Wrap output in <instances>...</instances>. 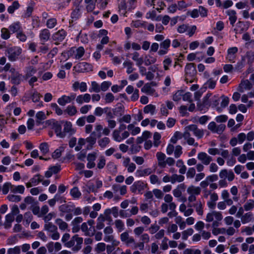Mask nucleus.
I'll list each match as a JSON object with an SVG mask.
<instances>
[{
  "label": "nucleus",
  "instance_id": "obj_42",
  "mask_svg": "<svg viewBox=\"0 0 254 254\" xmlns=\"http://www.w3.org/2000/svg\"><path fill=\"white\" fill-rule=\"evenodd\" d=\"M44 230L48 232H54L58 230L57 227L52 222L46 223L44 225Z\"/></svg>",
  "mask_w": 254,
  "mask_h": 254
},
{
  "label": "nucleus",
  "instance_id": "obj_3",
  "mask_svg": "<svg viewBox=\"0 0 254 254\" xmlns=\"http://www.w3.org/2000/svg\"><path fill=\"white\" fill-rule=\"evenodd\" d=\"M22 49L17 46L11 47L7 48L6 53L9 61L15 62L17 61L22 53Z\"/></svg>",
  "mask_w": 254,
  "mask_h": 254
},
{
  "label": "nucleus",
  "instance_id": "obj_9",
  "mask_svg": "<svg viewBox=\"0 0 254 254\" xmlns=\"http://www.w3.org/2000/svg\"><path fill=\"white\" fill-rule=\"evenodd\" d=\"M246 139V134L244 132L240 133L237 137H232L229 142L232 146H235L238 143L241 144Z\"/></svg>",
  "mask_w": 254,
  "mask_h": 254
},
{
  "label": "nucleus",
  "instance_id": "obj_55",
  "mask_svg": "<svg viewBox=\"0 0 254 254\" xmlns=\"http://www.w3.org/2000/svg\"><path fill=\"white\" fill-rule=\"evenodd\" d=\"M161 137V134L158 132H155L153 135V145L155 147H158L160 143V139Z\"/></svg>",
  "mask_w": 254,
  "mask_h": 254
},
{
  "label": "nucleus",
  "instance_id": "obj_38",
  "mask_svg": "<svg viewBox=\"0 0 254 254\" xmlns=\"http://www.w3.org/2000/svg\"><path fill=\"white\" fill-rule=\"evenodd\" d=\"M141 92L149 95H153L155 90L152 88L150 84L148 83H146L141 89Z\"/></svg>",
  "mask_w": 254,
  "mask_h": 254
},
{
  "label": "nucleus",
  "instance_id": "obj_39",
  "mask_svg": "<svg viewBox=\"0 0 254 254\" xmlns=\"http://www.w3.org/2000/svg\"><path fill=\"white\" fill-rule=\"evenodd\" d=\"M171 183L174 184L177 182L181 183L183 182L185 180V177L182 175L174 174L171 176Z\"/></svg>",
  "mask_w": 254,
  "mask_h": 254
},
{
  "label": "nucleus",
  "instance_id": "obj_53",
  "mask_svg": "<svg viewBox=\"0 0 254 254\" xmlns=\"http://www.w3.org/2000/svg\"><path fill=\"white\" fill-rule=\"evenodd\" d=\"M89 91L92 92V91L99 93L101 91L100 86L96 81L91 82V88L89 89Z\"/></svg>",
  "mask_w": 254,
  "mask_h": 254
},
{
  "label": "nucleus",
  "instance_id": "obj_29",
  "mask_svg": "<svg viewBox=\"0 0 254 254\" xmlns=\"http://www.w3.org/2000/svg\"><path fill=\"white\" fill-rule=\"evenodd\" d=\"M56 224L59 226V229L65 231L68 229V224L61 218H57L55 220Z\"/></svg>",
  "mask_w": 254,
  "mask_h": 254
},
{
  "label": "nucleus",
  "instance_id": "obj_58",
  "mask_svg": "<svg viewBox=\"0 0 254 254\" xmlns=\"http://www.w3.org/2000/svg\"><path fill=\"white\" fill-rule=\"evenodd\" d=\"M121 131L117 129L114 130L112 133L113 138L116 142H120L122 141Z\"/></svg>",
  "mask_w": 254,
  "mask_h": 254
},
{
  "label": "nucleus",
  "instance_id": "obj_56",
  "mask_svg": "<svg viewBox=\"0 0 254 254\" xmlns=\"http://www.w3.org/2000/svg\"><path fill=\"white\" fill-rule=\"evenodd\" d=\"M21 252V248L20 246H17L13 248L8 249L7 254H20Z\"/></svg>",
  "mask_w": 254,
  "mask_h": 254
},
{
  "label": "nucleus",
  "instance_id": "obj_46",
  "mask_svg": "<svg viewBox=\"0 0 254 254\" xmlns=\"http://www.w3.org/2000/svg\"><path fill=\"white\" fill-rule=\"evenodd\" d=\"M20 4L18 1H14L12 2V4L9 6L7 8V11L10 14L14 13V11L19 8Z\"/></svg>",
  "mask_w": 254,
  "mask_h": 254
},
{
  "label": "nucleus",
  "instance_id": "obj_30",
  "mask_svg": "<svg viewBox=\"0 0 254 254\" xmlns=\"http://www.w3.org/2000/svg\"><path fill=\"white\" fill-rule=\"evenodd\" d=\"M64 131L65 135L66 133L69 134H72L75 132V130L72 128V126L70 122L66 121L64 126Z\"/></svg>",
  "mask_w": 254,
  "mask_h": 254
},
{
  "label": "nucleus",
  "instance_id": "obj_12",
  "mask_svg": "<svg viewBox=\"0 0 254 254\" xmlns=\"http://www.w3.org/2000/svg\"><path fill=\"white\" fill-rule=\"evenodd\" d=\"M78 72H88L92 70V65L86 62H81L74 66Z\"/></svg>",
  "mask_w": 254,
  "mask_h": 254
},
{
  "label": "nucleus",
  "instance_id": "obj_51",
  "mask_svg": "<svg viewBox=\"0 0 254 254\" xmlns=\"http://www.w3.org/2000/svg\"><path fill=\"white\" fill-rule=\"evenodd\" d=\"M43 180V177L37 174L33 176V178L30 179V181L32 183L33 185L36 186L39 183L42 182Z\"/></svg>",
  "mask_w": 254,
  "mask_h": 254
},
{
  "label": "nucleus",
  "instance_id": "obj_6",
  "mask_svg": "<svg viewBox=\"0 0 254 254\" xmlns=\"http://www.w3.org/2000/svg\"><path fill=\"white\" fill-rule=\"evenodd\" d=\"M66 35V32L62 29L53 34L52 39L55 42L56 45H59L65 39Z\"/></svg>",
  "mask_w": 254,
  "mask_h": 254
},
{
  "label": "nucleus",
  "instance_id": "obj_2",
  "mask_svg": "<svg viewBox=\"0 0 254 254\" xmlns=\"http://www.w3.org/2000/svg\"><path fill=\"white\" fill-rule=\"evenodd\" d=\"M185 81L187 83H192L194 81L196 73L195 64L193 63L187 64L185 66Z\"/></svg>",
  "mask_w": 254,
  "mask_h": 254
},
{
  "label": "nucleus",
  "instance_id": "obj_26",
  "mask_svg": "<svg viewBox=\"0 0 254 254\" xmlns=\"http://www.w3.org/2000/svg\"><path fill=\"white\" fill-rule=\"evenodd\" d=\"M239 91L241 92H244V90H250L252 88V84L249 80H243L239 85Z\"/></svg>",
  "mask_w": 254,
  "mask_h": 254
},
{
  "label": "nucleus",
  "instance_id": "obj_48",
  "mask_svg": "<svg viewBox=\"0 0 254 254\" xmlns=\"http://www.w3.org/2000/svg\"><path fill=\"white\" fill-rule=\"evenodd\" d=\"M25 188L22 185L15 186L12 185L11 191L14 193H19L23 194L24 192Z\"/></svg>",
  "mask_w": 254,
  "mask_h": 254
},
{
  "label": "nucleus",
  "instance_id": "obj_10",
  "mask_svg": "<svg viewBox=\"0 0 254 254\" xmlns=\"http://www.w3.org/2000/svg\"><path fill=\"white\" fill-rule=\"evenodd\" d=\"M197 159L204 165L210 164V162L213 160L212 157L204 152L198 153Z\"/></svg>",
  "mask_w": 254,
  "mask_h": 254
},
{
  "label": "nucleus",
  "instance_id": "obj_20",
  "mask_svg": "<svg viewBox=\"0 0 254 254\" xmlns=\"http://www.w3.org/2000/svg\"><path fill=\"white\" fill-rule=\"evenodd\" d=\"M53 128L54 129L57 136L60 138L65 137L64 133L62 131V126L58 122L53 123Z\"/></svg>",
  "mask_w": 254,
  "mask_h": 254
},
{
  "label": "nucleus",
  "instance_id": "obj_62",
  "mask_svg": "<svg viewBox=\"0 0 254 254\" xmlns=\"http://www.w3.org/2000/svg\"><path fill=\"white\" fill-rule=\"evenodd\" d=\"M85 53L84 49L82 47H79L76 49L75 54V58L76 59H80L84 55Z\"/></svg>",
  "mask_w": 254,
  "mask_h": 254
},
{
  "label": "nucleus",
  "instance_id": "obj_1",
  "mask_svg": "<svg viewBox=\"0 0 254 254\" xmlns=\"http://www.w3.org/2000/svg\"><path fill=\"white\" fill-rule=\"evenodd\" d=\"M103 129V126L101 125H96L95 127V130L92 131L89 136L86 139L87 143L86 148L88 150L92 149L93 145L96 143L97 138H99L102 136L101 131Z\"/></svg>",
  "mask_w": 254,
  "mask_h": 254
},
{
  "label": "nucleus",
  "instance_id": "obj_63",
  "mask_svg": "<svg viewBox=\"0 0 254 254\" xmlns=\"http://www.w3.org/2000/svg\"><path fill=\"white\" fill-rule=\"evenodd\" d=\"M106 244L104 243H99L95 248V251L97 253H100L104 252L106 249Z\"/></svg>",
  "mask_w": 254,
  "mask_h": 254
},
{
  "label": "nucleus",
  "instance_id": "obj_50",
  "mask_svg": "<svg viewBox=\"0 0 254 254\" xmlns=\"http://www.w3.org/2000/svg\"><path fill=\"white\" fill-rule=\"evenodd\" d=\"M254 208V200L253 199H249L244 205V209L245 211H248L252 210Z\"/></svg>",
  "mask_w": 254,
  "mask_h": 254
},
{
  "label": "nucleus",
  "instance_id": "obj_57",
  "mask_svg": "<svg viewBox=\"0 0 254 254\" xmlns=\"http://www.w3.org/2000/svg\"><path fill=\"white\" fill-rule=\"evenodd\" d=\"M150 183L153 185H160L161 181L159 180L158 177L154 174L151 175L149 177Z\"/></svg>",
  "mask_w": 254,
  "mask_h": 254
},
{
  "label": "nucleus",
  "instance_id": "obj_47",
  "mask_svg": "<svg viewBox=\"0 0 254 254\" xmlns=\"http://www.w3.org/2000/svg\"><path fill=\"white\" fill-rule=\"evenodd\" d=\"M110 142V139L108 137L100 138L98 141V145L102 148H105Z\"/></svg>",
  "mask_w": 254,
  "mask_h": 254
},
{
  "label": "nucleus",
  "instance_id": "obj_31",
  "mask_svg": "<svg viewBox=\"0 0 254 254\" xmlns=\"http://www.w3.org/2000/svg\"><path fill=\"white\" fill-rule=\"evenodd\" d=\"M187 191L189 195H198L200 193L201 190L199 187L190 186L188 187Z\"/></svg>",
  "mask_w": 254,
  "mask_h": 254
},
{
  "label": "nucleus",
  "instance_id": "obj_17",
  "mask_svg": "<svg viewBox=\"0 0 254 254\" xmlns=\"http://www.w3.org/2000/svg\"><path fill=\"white\" fill-rule=\"evenodd\" d=\"M91 100V95L88 93L83 95H79L76 98V101L79 104H82L83 103H89Z\"/></svg>",
  "mask_w": 254,
  "mask_h": 254
},
{
  "label": "nucleus",
  "instance_id": "obj_7",
  "mask_svg": "<svg viewBox=\"0 0 254 254\" xmlns=\"http://www.w3.org/2000/svg\"><path fill=\"white\" fill-rule=\"evenodd\" d=\"M223 216L220 211H213L206 215L205 221L207 222H213L215 220H222Z\"/></svg>",
  "mask_w": 254,
  "mask_h": 254
},
{
  "label": "nucleus",
  "instance_id": "obj_15",
  "mask_svg": "<svg viewBox=\"0 0 254 254\" xmlns=\"http://www.w3.org/2000/svg\"><path fill=\"white\" fill-rule=\"evenodd\" d=\"M96 159V154L94 152L89 153L87 157V167L88 169H92L95 167V163L94 161Z\"/></svg>",
  "mask_w": 254,
  "mask_h": 254
},
{
  "label": "nucleus",
  "instance_id": "obj_8",
  "mask_svg": "<svg viewBox=\"0 0 254 254\" xmlns=\"http://www.w3.org/2000/svg\"><path fill=\"white\" fill-rule=\"evenodd\" d=\"M146 187V184L141 181H138L135 182L133 185L130 187V191L133 193H135L137 191L139 193H142Z\"/></svg>",
  "mask_w": 254,
  "mask_h": 254
},
{
  "label": "nucleus",
  "instance_id": "obj_22",
  "mask_svg": "<svg viewBox=\"0 0 254 254\" xmlns=\"http://www.w3.org/2000/svg\"><path fill=\"white\" fill-rule=\"evenodd\" d=\"M50 37V32L49 30L47 29H44L40 31L39 34V38L41 40L43 43H45L48 41Z\"/></svg>",
  "mask_w": 254,
  "mask_h": 254
},
{
  "label": "nucleus",
  "instance_id": "obj_25",
  "mask_svg": "<svg viewBox=\"0 0 254 254\" xmlns=\"http://www.w3.org/2000/svg\"><path fill=\"white\" fill-rule=\"evenodd\" d=\"M76 245L72 248V250L74 252H78L81 248V245L83 243V238L79 237L77 235L73 236Z\"/></svg>",
  "mask_w": 254,
  "mask_h": 254
},
{
  "label": "nucleus",
  "instance_id": "obj_32",
  "mask_svg": "<svg viewBox=\"0 0 254 254\" xmlns=\"http://www.w3.org/2000/svg\"><path fill=\"white\" fill-rule=\"evenodd\" d=\"M216 81L212 78H209L203 85L202 89H213L216 86Z\"/></svg>",
  "mask_w": 254,
  "mask_h": 254
},
{
  "label": "nucleus",
  "instance_id": "obj_64",
  "mask_svg": "<svg viewBox=\"0 0 254 254\" xmlns=\"http://www.w3.org/2000/svg\"><path fill=\"white\" fill-rule=\"evenodd\" d=\"M7 198L11 202H19L21 200V197L20 195L9 194L7 195Z\"/></svg>",
  "mask_w": 254,
  "mask_h": 254
},
{
  "label": "nucleus",
  "instance_id": "obj_52",
  "mask_svg": "<svg viewBox=\"0 0 254 254\" xmlns=\"http://www.w3.org/2000/svg\"><path fill=\"white\" fill-rule=\"evenodd\" d=\"M175 222L178 224L180 229L183 230L186 226V223L183 220V218L180 216H177L175 218Z\"/></svg>",
  "mask_w": 254,
  "mask_h": 254
},
{
  "label": "nucleus",
  "instance_id": "obj_36",
  "mask_svg": "<svg viewBox=\"0 0 254 254\" xmlns=\"http://www.w3.org/2000/svg\"><path fill=\"white\" fill-rule=\"evenodd\" d=\"M176 166L180 168L179 172L181 174H185L186 173L187 167L182 159H179L177 161Z\"/></svg>",
  "mask_w": 254,
  "mask_h": 254
},
{
  "label": "nucleus",
  "instance_id": "obj_14",
  "mask_svg": "<svg viewBox=\"0 0 254 254\" xmlns=\"http://www.w3.org/2000/svg\"><path fill=\"white\" fill-rule=\"evenodd\" d=\"M156 157L158 166L161 168H165L166 167L165 154L161 152H158L156 153Z\"/></svg>",
  "mask_w": 254,
  "mask_h": 254
},
{
  "label": "nucleus",
  "instance_id": "obj_11",
  "mask_svg": "<svg viewBox=\"0 0 254 254\" xmlns=\"http://www.w3.org/2000/svg\"><path fill=\"white\" fill-rule=\"evenodd\" d=\"M238 51V49L236 47L230 48L227 50L226 59L231 63H235L236 58V54Z\"/></svg>",
  "mask_w": 254,
  "mask_h": 254
},
{
  "label": "nucleus",
  "instance_id": "obj_44",
  "mask_svg": "<svg viewBox=\"0 0 254 254\" xmlns=\"http://www.w3.org/2000/svg\"><path fill=\"white\" fill-rule=\"evenodd\" d=\"M133 63L130 61H126L123 63V65L127 68V74H130L135 70V68L133 67Z\"/></svg>",
  "mask_w": 254,
  "mask_h": 254
},
{
  "label": "nucleus",
  "instance_id": "obj_37",
  "mask_svg": "<svg viewBox=\"0 0 254 254\" xmlns=\"http://www.w3.org/2000/svg\"><path fill=\"white\" fill-rule=\"evenodd\" d=\"M70 194L73 199H79L81 196V193L78 188L75 187L70 190Z\"/></svg>",
  "mask_w": 254,
  "mask_h": 254
},
{
  "label": "nucleus",
  "instance_id": "obj_5",
  "mask_svg": "<svg viewBox=\"0 0 254 254\" xmlns=\"http://www.w3.org/2000/svg\"><path fill=\"white\" fill-rule=\"evenodd\" d=\"M75 98L76 94L70 93L69 96L62 95L58 99L57 102L60 105L64 106L66 104L71 103Z\"/></svg>",
  "mask_w": 254,
  "mask_h": 254
},
{
  "label": "nucleus",
  "instance_id": "obj_23",
  "mask_svg": "<svg viewBox=\"0 0 254 254\" xmlns=\"http://www.w3.org/2000/svg\"><path fill=\"white\" fill-rule=\"evenodd\" d=\"M9 30L12 33H18L20 31H22V28L20 23L18 21L14 22L9 25Z\"/></svg>",
  "mask_w": 254,
  "mask_h": 254
},
{
  "label": "nucleus",
  "instance_id": "obj_54",
  "mask_svg": "<svg viewBox=\"0 0 254 254\" xmlns=\"http://www.w3.org/2000/svg\"><path fill=\"white\" fill-rule=\"evenodd\" d=\"M115 225L119 232H121L124 230L125 225L122 220L120 219L115 220Z\"/></svg>",
  "mask_w": 254,
  "mask_h": 254
},
{
  "label": "nucleus",
  "instance_id": "obj_24",
  "mask_svg": "<svg viewBox=\"0 0 254 254\" xmlns=\"http://www.w3.org/2000/svg\"><path fill=\"white\" fill-rule=\"evenodd\" d=\"M23 79V76L18 72H16L11 76V82L13 84L19 85Z\"/></svg>",
  "mask_w": 254,
  "mask_h": 254
},
{
  "label": "nucleus",
  "instance_id": "obj_4",
  "mask_svg": "<svg viewBox=\"0 0 254 254\" xmlns=\"http://www.w3.org/2000/svg\"><path fill=\"white\" fill-rule=\"evenodd\" d=\"M186 128L187 130L191 131L193 135L197 139H200L204 136V130L199 128L196 125L192 124L189 125L186 127Z\"/></svg>",
  "mask_w": 254,
  "mask_h": 254
},
{
  "label": "nucleus",
  "instance_id": "obj_41",
  "mask_svg": "<svg viewBox=\"0 0 254 254\" xmlns=\"http://www.w3.org/2000/svg\"><path fill=\"white\" fill-rule=\"evenodd\" d=\"M147 24V22L146 21H140V20H135L132 21L131 25L132 26L135 28H140L142 27L144 29H146V25Z\"/></svg>",
  "mask_w": 254,
  "mask_h": 254
},
{
  "label": "nucleus",
  "instance_id": "obj_28",
  "mask_svg": "<svg viewBox=\"0 0 254 254\" xmlns=\"http://www.w3.org/2000/svg\"><path fill=\"white\" fill-rule=\"evenodd\" d=\"M136 0H128L127 4L125 3L122 6L123 9L128 10L134 9L136 7Z\"/></svg>",
  "mask_w": 254,
  "mask_h": 254
},
{
  "label": "nucleus",
  "instance_id": "obj_18",
  "mask_svg": "<svg viewBox=\"0 0 254 254\" xmlns=\"http://www.w3.org/2000/svg\"><path fill=\"white\" fill-rule=\"evenodd\" d=\"M37 72V69L33 66H29L26 68L25 75L23 76V79L27 80L33 76V75Z\"/></svg>",
  "mask_w": 254,
  "mask_h": 254
},
{
  "label": "nucleus",
  "instance_id": "obj_45",
  "mask_svg": "<svg viewBox=\"0 0 254 254\" xmlns=\"http://www.w3.org/2000/svg\"><path fill=\"white\" fill-rule=\"evenodd\" d=\"M157 61V58L152 55H147L145 57L144 64L145 65H149L155 63Z\"/></svg>",
  "mask_w": 254,
  "mask_h": 254
},
{
  "label": "nucleus",
  "instance_id": "obj_16",
  "mask_svg": "<svg viewBox=\"0 0 254 254\" xmlns=\"http://www.w3.org/2000/svg\"><path fill=\"white\" fill-rule=\"evenodd\" d=\"M74 205H70L67 204H64L60 205L59 207V211L62 213L60 214L61 216H64V213H70L73 211L74 208Z\"/></svg>",
  "mask_w": 254,
  "mask_h": 254
},
{
  "label": "nucleus",
  "instance_id": "obj_40",
  "mask_svg": "<svg viewBox=\"0 0 254 254\" xmlns=\"http://www.w3.org/2000/svg\"><path fill=\"white\" fill-rule=\"evenodd\" d=\"M69 116L75 115L77 112L76 108L74 106L68 105L64 111Z\"/></svg>",
  "mask_w": 254,
  "mask_h": 254
},
{
  "label": "nucleus",
  "instance_id": "obj_19",
  "mask_svg": "<svg viewBox=\"0 0 254 254\" xmlns=\"http://www.w3.org/2000/svg\"><path fill=\"white\" fill-rule=\"evenodd\" d=\"M186 186L184 184H180L176 189L173 190V194L176 197H180L182 196V192L185 191Z\"/></svg>",
  "mask_w": 254,
  "mask_h": 254
},
{
  "label": "nucleus",
  "instance_id": "obj_35",
  "mask_svg": "<svg viewBox=\"0 0 254 254\" xmlns=\"http://www.w3.org/2000/svg\"><path fill=\"white\" fill-rule=\"evenodd\" d=\"M143 112L145 114L150 113L151 115H153L156 112V106L152 104L147 105L144 107Z\"/></svg>",
  "mask_w": 254,
  "mask_h": 254
},
{
  "label": "nucleus",
  "instance_id": "obj_34",
  "mask_svg": "<svg viewBox=\"0 0 254 254\" xmlns=\"http://www.w3.org/2000/svg\"><path fill=\"white\" fill-rule=\"evenodd\" d=\"M253 215L252 212H249L244 214L241 217V221L243 224H247L252 221Z\"/></svg>",
  "mask_w": 254,
  "mask_h": 254
},
{
  "label": "nucleus",
  "instance_id": "obj_43",
  "mask_svg": "<svg viewBox=\"0 0 254 254\" xmlns=\"http://www.w3.org/2000/svg\"><path fill=\"white\" fill-rule=\"evenodd\" d=\"M105 220L106 219L105 217L102 215H100L97 218V222L96 226L98 230H101L104 227L105 225L104 222H105Z\"/></svg>",
  "mask_w": 254,
  "mask_h": 254
},
{
  "label": "nucleus",
  "instance_id": "obj_21",
  "mask_svg": "<svg viewBox=\"0 0 254 254\" xmlns=\"http://www.w3.org/2000/svg\"><path fill=\"white\" fill-rule=\"evenodd\" d=\"M190 207H194L195 211L199 215H202L203 214V203L200 201L198 200L193 205H189Z\"/></svg>",
  "mask_w": 254,
  "mask_h": 254
},
{
  "label": "nucleus",
  "instance_id": "obj_13",
  "mask_svg": "<svg viewBox=\"0 0 254 254\" xmlns=\"http://www.w3.org/2000/svg\"><path fill=\"white\" fill-rule=\"evenodd\" d=\"M113 232V229L111 226H107L104 229L105 237L104 241L106 242H110L113 241L114 236L112 234Z\"/></svg>",
  "mask_w": 254,
  "mask_h": 254
},
{
  "label": "nucleus",
  "instance_id": "obj_61",
  "mask_svg": "<svg viewBox=\"0 0 254 254\" xmlns=\"http://www.w3.org/2000/svg\"><path fill=\"white\" fill-rule=\"evenodd\" d=\"M57 24V20L55 18L49 19L46 22V25L48 28L52 29L55 27Z\"/></svg>",
  "mask_w": 254,
  "mask_h": 254
},
{
  "label": "nucleus",
  "instance_id": "obj_27",
  "mask_svg": "<svg viewBox=\"0 0 254 254\" xmlns=\"http://www.w3.org/2000/svg\"><path fill=\"white\" fill-rule=\"evenodd\" d=\"M152 173V171L151 168H146L143 170L137 169L135 174L137 177H142L151 175Z\"/></svg>",
  "mask_w": 254,
  "mask_h": 254
},
{
  "label": "nucleus",
  "instance_id": "obj_49",
  "mask_svg": "<svg viewBox=\"0 0 254 254\" xmlns=\"http://www.w3.org/2000/svg\"><path fill=\"white\" fill-rule=\"evenodd\" d=\"M51 108L58 116H61L63 114V110L55 103L51 104Z\"/></svg>",
  "mask_w": 254,
  "mask_h": 254
},
{
  "label": "nucleus",
  "instance_id": "obj_59",
  "mask_svg": "<svg viewBox=\"0 0 254 254\" xmlns=\"http://www.w3.org/2000/svg\"><path fill=\"white\" fill-rule=\"evenodd\" d=\"M193 230L192 228H189L182 232V239L184 240H187L188 237L192 235Z\"/></svg>",
  "mask_w": 254,
  "mask_h": 254
},
{
  "label": "nucleus",
  "instance_id": "obj_60",
  "mask_svg": "<svg viewBox=\"0 0 254 254\" xmlns=\"http://www.w3.org/2000/svg\"><path fill=\"white\" fill-rule=\"evenodd\" d=\"M1 37L4 40H7L10 37V31L6 28L1 29Z\"/></svg>",
  "mask_w": 254,
  "mask_h": 254
},
{
  "label": "nucleus",
  "instance_id": "obj_33",
  "mask_svg": "<svg viewBox=\"0 0 254 254\" xmlns=\"http://www.w3.org/2000/svg\"><path fill=\"white\" fill-rule=\"evenodd\" d=\"M40 94L37 91H34L32 93L31 99L34 102H38V104L36 105L37 107H41L43 106V102H40Z\"/></svg>",
  "mask_w": 254,
  "mask_h": 254
}]
</instances>
